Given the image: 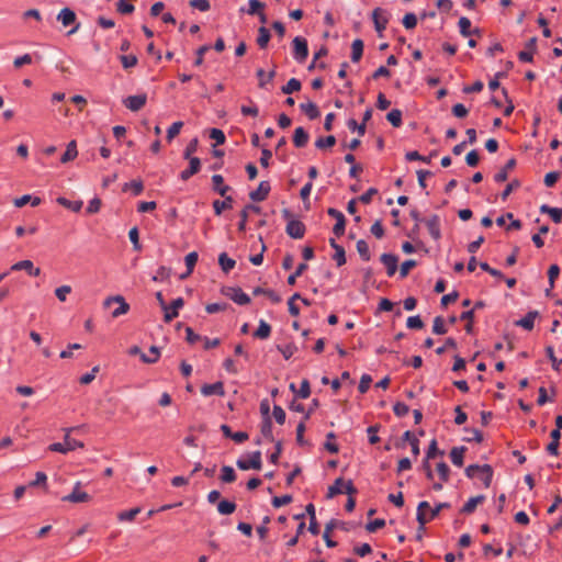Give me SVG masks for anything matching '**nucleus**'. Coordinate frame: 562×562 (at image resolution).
Returning a JSON list of instances; mask_svg holds the SVG:
<instances>
[{"label": "nucleus", "instance_id": "f257e3e1", "mask_svg": "<svg viewBox=\"0 0 562 562\" xmlns=\"http://www.w3.org/2000/svg\"><path fill=\"white\" fill-rule=\"evenodd\" d=\"M450 507L449 503H439L435 508H431L429 503L423 501L417 506L416 519L423 528L428 521L436 518L443 508Z\"/></svg>", "mask_w": 562, "mask_h": 562}, {"label": "nucleus", "instance_id": "f03ea898", "mask_svg": "<svg viewBox=\"0 0 562 562\" xmlns=\"http://www.w3.org/2000/svg\"><path fill=\"white\" fill-rule=\"evenodd\" d=\"M465 474L468 477H479L485 487H488L493 477V470L488 464H471L465 469Z\"/></svg>", "mask_w": 562, "mask_h": 562}, {"label": "nucleus", "instance_id": "7ed1b4c3", "mask_svg": "<svg viewBox=\"0 0 562 562\" xmlns=\"http://www.w3.org/2000/svg\"><path fill=\"white\" fill-rule=\"evenodd\" d=\"M353 495L357 493L352 481H345L342 477L335 480L334 484L328 487L327 497L333 498L338 494Z\"/></svg>", "mask_w": 562, "mask_h": 562}, {"label": "nucleus", "instance_id": "20e7f679", "mask_svg": "<svg viewBox=\"0 0 562 562\" xmlns=\"http://www.w3.org/2000/svg\"><path fill=\"white\" fill-rule=\"evenodd\" d=\"M72 431V428H68L66 429V435H65V442L61 443V442H55V443H52L49 445L48 449L50 451H54V452H59V453H67L69 451H72L75 450L76 448H82L83 447V442L81 441H78L74 438L70 437V432Z\"/></svg>", "mask_w": 562, "mask_h": 562}, {"label": "nucleus", "instance_id": "39448f33", "mask_svg": "<svg viewBox=\"0 0 562 562\" xmlns=\"http://www.w3.org/2000/svg\"><path fill=\"white\" fill-rule=\"evenodd\" d=\"M308 56V46L305 38L296 36L293 40V57L299 63H303Z\"/></svg>", "mask_w": 562, "mask_h": 562}, {"label": "nucleus", "instance_id": "423d86ee", "mask_svg": "<svg viewBox=\"0 0 562 562\" xmlns=\"http://www.w3.org/2000/svg\"><path fill=\"white\" fill-rule=\"evenodd\" d=\"M238 469L247 471L249 469L260 470L262 467L261 452L255 451L250 454L249 460L238 459L236 462Z\"/></svg>", "mask_w": 562, "mask_h": 562}, {"label": "nucleus", "instance_id": "0eeeda50", "mask_svg": "<svg viewBox=\"0 0 562 562\" xmlns=\"http://www.w3.org/2000/svg\"><path fill=\"white\" fill-rule=\"evenodd\" d=\"M112 303H117L119 306L112 312V317L116 318L121 315L126 314L130 311V305L126 303L125 299L122 295H115L108 297L103 305L109 307Z\"/></svg>", "mask_w": 562, "mask_h": 562}, {"label": "nucleus", "instance_id": "6e6552de", "mask_svg": "<svg viewBox=\"0 0 562 562\" xmlns=\"http://www.w3.org/2000/svg\"><path fill=\"white\" fill-rule=\"evenodd\" d=\"M372 20L379 36H382V32L385 30L389 22L386 12L381 8L374 9L372 12Z\"/></svg>", "mask_w": 562, "mask_h": 562}, {"label": "nucleus", "instance_id": "1a4fd4ad", "mask_svg": "<svg viewBox=\"0 0 562 562\" xmlns=\"http://www.w3.org/2000/svg\"><path fill=\"white\" fill-rule=\"evenodd\" d=\"M81 482H77L74 486L72 492L63 497L64 502H70V503H86L91 499L90 495L86 492L80 491Z\"/></svg>", "mask_w": 562, "mask_h": 562}, {"label": "nucleus", "instance_id": "9d476101", "mask_svg": "<svg viewBox=\"0 0 562 562\" xmlns=\"http://www.w3.org/2000/svg\"><path fill=\"white\" fill-rule=\"evenodd\" d=\"M286 234L295 239H301L305 234V225L299 220H290L285 227Z\"/></svg>", "mask_w": 562, "mask_h": 562}, {"label": "nucleus", "instance_id": "9b49d317", "mask_svg": "<svg viewBox=\"0 0 562 562\" xmlns=\"http://www.w3.org/2000/svg\"><path fill=\"white\" fill-rule=\"evenodd\" d=\"M327 213L329 216L337 220V223L333 227V233L337 237L341 236L345 233V227H346V218H345L344 214L340 211L333 209V207L328 209Z\"/></svg>", "mask_w": 562, "mask_h": 562}, {"label": "nucleus", "instance_id": "f8f14e48", "mask_svg": "<svg viewBox=\"0 0 562 562\" xmlns=\"http://www.w3.org/2000/svg\"><path fill=\"white\" fill-rule=\"evenodd\" d=\"M146 101H147V95L145 93H143V94L127 97L124 100V104L128 110L136 112V111H139L146 104Z\"/></svg>", "mask_w": 562, "mask_h": 562}, {"label": "nucleus", "instance_id": "ddd939ff", "mask_svg": "<svg viewBox=\"0 0 562 562\" xmlns=\"http://www.w3.org/2000/svg\"><path fill=\"white\" fill-rule=\"evenodd\" d=\"M425 224L428 228V232L430 236L438 240L441 237V231H440V217L437 214H434L429 216L427 220H425Z\"/></svg>", "mask_w": 562, "mask_h": 562}, {"label": "nucleus", "instance_id": "4468645a", "mask_svg": "<svg viewBox=\"0 0 562 562\" xmlns=\"http://www.w3.org/2000/svg\"><path fill=\"white\" fill-rule=\"evenodd\" d=\"M271 190L270 183L268 181H261L257 188V190L251 191L249 193V198L254 202H260L267 199L269 192Z\"/></svg>", "mask_w": 562, "mask_h": 562}, {"label": "nucleus", "instance_id": "2eb2a0df", "mask_svg": "<svg viewBox=\"0 0 562 562\" xmlns=\"http://www.w3.org/2000/svg\"><path fill=\"white\" fill-rule=\"evenodd\" d=\"M225 295L239 305H246L250 302V297L239 288H228Z\"/></svg>", "mask_w": 562, "mask_h": 562}, {"label": "nucleus", "instance_id": "dca6fc26", "mask_svg": "<svg viewBox=\"0 0 562 562\" xmlns=\"http://www.w3.org/2000/svg\"><path fill=\"white\" fill-rule=\"evenodd\" d=\"M184 304V301L182 297H177L171 302L170 306H167V311H165L164 321L166 323H170L173 318L178 316V311L181 308Z\"/></svg>", "mask_w": 562, "mask_h": 562}, {"label": "nucleus", "instance_id": "f3484780", "mask_svg": "<svg viewBox=\"0 0 562 562\" xmlns=\"http://www.w3.org/2000/svg\"><path fill=\"white\" fill-rule=\"evenodd\" d=\"M380 259L381 262L386 267L387 276L393 277L397 270L398 258L392 254H383Z\"/></svg>", "mask_w": 562, "mask_h": 562}, {"label": "nucleus", "instance_id": "a211bd4d", "mask_svg": "<svg viewBox=\"0 0 562 562\" xmlns=\"http://www.w3.org/2000/svg\"><path fill=\"white\" fill-rule=\"evenodd\" d=\"M536 48H537V38L531 37L526 44V50H521L518 54L519 59L524 63L532 61V56H533Z\"/></svg>", "mask_w": 562, "mask_h": 562}, {"label": "nucleus", "instance_id": "6ab92c4d", "mask_svg": "<svg viewBox=\"0 0 562 562\" xmlns=\"http://www.w3.org/2000/svg\"><path fill=\"white\" fill-rule=\"evenodd\" d=\"M201 393L204 396H211V395L224 396L225 395L224 385L222 382H215L213 384H204L201 387Z\"/></svg>", "mask_w": 562, "mask_h": 562}, {"label": "nucleus", "instance_id": "aec40b11", "mask_svg": "<svg viewBox=\"0 0 562 562\" xmlns=\"http://www.w3.org/2000/svg\"><path fill=\"white\" fill-rule=\"evenodd\" d=\"M261 209L254 204H247L240 212V221L238 223V231L246 232L247 217L249 212L260 213Z\"/></svg>", "mask_w": 562, "mask_h": 562}, {"label": "nucleus", "instance_id": "412c9836", "mask_svg": "<svg viewBox=\"0 0 562 562\" xmlns=\"http://www.w3.org/2000/svg\"><path fill=\"white\" fill-rule=\"evenodd\" d=\"M189 162H190L189 168L183 170L180 173V178L183 181H187L193 175L198 173L200 171V168H201V160L199 158H190Z\"/></svg>", "mask_w": 562, "mask_h": 562}, {"label": "nucleus", "instance_id": "4be33fe9", "mask_svg": "<svg viewBox=\"0 0 562 562\" xmlns=\"http://www.w3.org/2000/svg\"><path fill=\"white\" fill-rule=\"evenodd\" d=\"M538 317L537 311H530L526 314L525 317L517 321L515 324L519 327H522L526 330H531L535 326V319Z\"/></svg>", "mask_w": 562, "mask_h": 562}, {"label": "nucleus", "instance_id": "5701e85b", "mask_svg": "<svg viewBox=\"0 0 562 562\" xmlns=\"http://www.w3.org/2000/svg\"><path fill=\"white\" fill-rule=\"evenodd\" d=\"M76 13L69 8H64L59 11L57 20L61 22L64 26H69L76 22Z\"/></svg>", "mask_w": 562, "mask_h": 562}, {"label": "nucleus", "instance_id": "b1692460", "mask_svg": "<svg viewBox=\"0 0 562 562\" xmlns=\"http://www.w3.org/2000/svg\"><path fill=\"white\" fill-rule=\"evenodd\" d=\"M551 442L547 446V451L551 456L559 454V445L561 439V431L559 429H553L550 434Z\"/></svg>", "mask_w": 562, "mask_h": 562}, {"label": "nucleus", "instance_id": "393cba45", "mask_svg": "<svg viewBox=\"0 0 562 562\" xmlns=\"http://www.w3.org/2000/svg\"><path fill=\"white\" fill-rule=\"evenodd\" d=\"M310 139L308 133L303 127H296L294 130L293 143L295 147H304Z\"/></svg>", "mask_w": 562, "mask_h": 562}, {"label": "nucleus", "instance_id": "a878e982", "mask_svg": "<svg viewBox=\"0 0 562 562\" xmlns=\"http://www.w3.org/2000/svg\"><path fill=\"white\" fill-rule=\"evenodd\" d=\"M213 189L221 196H225L226 193L231 190V187L224 184V178L221 175H214L212 177Z\"/></svg>", "mask_w": 562, "mask_h": 562}, {"label": "nucleus", "instance_id": "bb28decb", "mask_svg": "<svg viewBox=\"0 0 562 562\" xmlns=\"http://www.w3.org/2000/svg\"><path fill=\"white\" fill-rule=\"evenodd\" d=\"M540 212L544 214H549L552 221L557 224L562 222V209L552 207L547 204L540 206Z\"/></svg>", "mask_w": 562, "mask_h": 562}, {"label": "nucleus", "instance_id": "cd10ccee", "mask_svg": "<svg viewBox=\"0 0 562 562\" xmlns=\"http://www.w3.org/2000/svg\"><path fill=\"white\" fill-rule=\"evenodd\" d=\"M300 109L308 116L310 120H315L321 115L317 105L312 101L301 103Z\"/></svg>", "mask_w": 562, "mask_h": 562}, {"label": "nucleus", "instance_id": "c85d7f7f", "mask_svg": "<svg viewBox=\"0 0 562 562\" xmlns=\"http://www.w3.org/2000/svg\"><path fill=\"white\" fill-rule=\"evenodd\" d=\"M516 166V160L514 158L509 159L506 165L504 166V168L502 170H499L495 176H494V180L496 182H504L507 180L508 178V172L510 170H513Z\"/></svg>", "mask_w": 562, "mask_h": 562}, {"label": "nucleus", "instance_id": "c756f323", "mask_svg": "<svg viewBox=\"0 0 562 562\" xmlns=\"http://www.w3.org/2000/svg\"><path fill=\"white\" fill-rule=\"evenodd\" d=\"M77 155H78L77 143H76V140H71L68 143L66 151L61 156L60 161L63 164H67L71 160H74L77 157Z\"/></svg>", "mask_w": 562, "mask_h": 562}, {"label": "nucleus", "instance_id": "7c9ffc66", "mask_svg": "<svg viewBox=\"0 0 562 562\" xmlns=\"http://www.w3.org/2000/svg\"><path fill=\"white\" fill-rule=\"evenodd\" d=\"M485 497L483 495H477L474 497H471L461 508V513L463 514H471L475 510L479 504H482L484 502Z\"/></svg>", "mask_w": 562, "mask_h": 562}, {"label": "nucleus", "instance_id": "2f4dec72", "mask_svg": "<svg viewBox=\"0 0 562 562\" xmlns=\"http://www.w3.org/2000/svg\"><path fill=\"white\" fill-rule=\"evenodd\" d=\"M465 447H454L450 451V458L454 465L462 467L463 465V456L465 452Z\"/></svg>", "mask_w": 562, "mask_h": 562}, {"label": "nucleus", "instance_id": "473e14b6", "mask_svg": "<svg viewBox=\"0 0 562 562\" xmlns=\"http://www.w3.org/2000/svg\"><path fill=\"white\" fill-rule=\"evenodd\" d=\"M271 334V326L263 319L259 321V326L254 333V336L258 339H267Z\"/></svg>", "mask_w": 562, "mask_h": 562}, {"label": "nucleus", "instance_id": "72a5a7b5", "mask_svg": "<svg viewBox=\"0 0 562 562\" xmlns=\"http://www.w3.org/2000/svg\"><path fill=\"white\" fill-rule=\"evenodd\" d=\"M363 54V42L359 38L355 40L351 44V60L358 63Z\"/></svg>", "mask_w": 562, "mask_h": 562}, {"label": "nucleus", "instance_id": "f704fd0d", "mask_svg": "<svg viewBox=\"0 0 562 562\" xmlns=\"http://www.w3.org/2000/svg\"><path fill=\"white\" fill-rule=\"evenodd\" d=\"M224 198V201L215 200L213 202V209L216 215H221L224 210L232 209L233 206V198L226 195Z\"/></svg>", "mask_w": 562, "mask_h": 562}, {"label": "nucleus", "instance_id": "c9c22d12", "mask_svg": "<svg viewBox=\"0 0 562 562\" xmlns=\"http://www.w3.org/2000/svg\"><path fill=\"white\" fill-rule=\"evenodd\" d=\"M57 203L64 207H67L74 212H79L82 207V201L78 200V201H69L68 199L64 198V196H59L57 198Z\"/></svg>", "mask_w": 562, "mask_h": 562}, {"label": "nucleus", "instance_id": "e433bc0d", "mask_svg": "<svg viewBox=\"0 0 562 562\" xmlns=\"http://www.w3.org/2000/svg\"><path fill=\"white\" fill-rule=\"evenodd\" d=\"M270 32L267 27L260 26L258 30L257 44L260 48H266L270 41Z\"/></svg>", "mask_w": 562, "mask_h": 562}, {"label": "nucleus", "instance_id": "4c0bfd02", "mask_svg": "<svg viewBox=\"0 0 562 562\" xmlns=\"http://www.w3.org/2000/svg\"><path fill=\"white\" fill-rule=\"evenodd\" d=\"M236 510V504L234 502H231V501H221L218 504H217V512L221 514V515H231L233 514L234 512Z\"/></svg>", "mask_w": 562, "mask_h": 562}, {"label": "nucleus", "instance_id": "58836bf2", "mask_svg": "<svg viewBox=\"0 0 562 562\" xmlns=\"http://www.w3.org/2000/svg\"><path fill=\"white\" fill-rule=\"evenodd\" d=\"M235 260L229 258L225 252H222L218 256V265L221 266L224 272L231 271L235 267Z\"/></svg>", "mask_w": 562, "mask_h": 562}, {"label": "nucleus", "instance_id": "ea45409f", "mask_svg": "<svg viewBox=\"0 0 562 562\" xmlns=\"http://www.w3.org/2000/svg\"><path fill=\"white\" fill-rule=\"evenodd\" d=\"M403 439L409 442L413 454L417 457L419 454V440L409 430L404 432Z\"/></svg>", "mask_w": 562, "mask_h": 562}, {"label": "nucleus", "instance_id": "a19ab883", "mask_svg": "<svg viewBox=\"0 0 562 562\" xmlns=\"http://www.w3.org/2000/svg\"><path fill=\"white\" fill-rule=\"evenodd\" d=\"M160 356L159 349L155 346L150 347L148 355L142 353L140 359L145 363H155L158 361Z\"/></svg>", "mask_w": 562, "mask_h": 562}, {"label": "nucleus", "instance_id": "79ce46f5", "mask_svg": "<svg viewBox=\"0 0 562 562\" xmlns=\"http://www.w3.org/2000/svg\"><path fill=\"white\" fill-rule=\"evenodd\" d=\"M198 258H199V256H198V252H195V251L189 252L186 256L184 261H186V266L188 268V271H187L186 274L181 276L182 279L187 278L189 274H191V272L193 271L194 266H195V263L198 261Z\"/></svg>", "mask_w": 562, "mask_h": 562}, {"label": "nucleus", "instance_id": "37998d69", "mask_svg": "<svg viewBox=\"0 0 562 562\" xmlns=\"http://www.w3.org/2000/svg\"><path fill=\"white\" fill-rule=\"evenodd\" d=\"M301 89V81L295 79V78H291L286 85H284L282 88H281V91L284 93V94H291L293 92H296Z\"/></svg>", "mask_w": 562, "mask_h": 562}, {"label": "nucleus", "instance_id": "c03bdc74", "mask_svg": "<svg viewBox=\"0 0 562 562\" xmlns=\"http://www.w3.org/2000/svg\"><path fill=\"white\" fill-rule=\"evenodd\" d=\"M274 76H276V70L274 69H272L267 75H266L263 69H261V68L258 69L257 70V77L259 78V87L260 88H265L266 83L272 81Z\"/></svg>", "mask_w": 562, "mask_h": 562}, {"label": "nucleus", "instance_id": "a18cd8bd", "mask_svg": "<svg viewBox=\"0 0 562 562\" xmlns=\"http://www.w3.org/2000/svg\"><path fill=\"white\" fill-rule=\"evenodd\" d=\"M386 120L394 126L400 127L402 125V111L393 109L386 115Z\"/></svg>", "mask_w": 562, "mask_h": 562}, {"label": "nucleus", "instance_id": "49530a36", "mask_svg": "<svg viewBox=\"0 0 562 562\" xmlns=\"http://www.w3.org/2000/svg\"><path fill=\"white\" fill-rule=\"evenodd\" d=\"M127 190H132L134 195H139L144 190L142 180H133L128 183H125L123 187V191Z\"/></svg>", "mask_w": 562, "mask_h": 562}, {"label": "nucleus", "instance_id": "de8ad7c7", "mask_svg": "<svg viewBox=\"0 0 562 562\" xmlns=\"http://www.w3.org/2000/svg\"><path fill=\"white\" fill-rule=\"evenodd\" d=\"M357 251L364 261H369L371 258L369 246L366 240L360 239L357 241Z\"/></svg>", "mask_w": 562, "mask_h": 562}, {"label": "nucleus", "instance_id": "09e8293b", "mask_svg": "<svg viewBox=\"0 0 562 562\" xmlns=\"http://www.w3.org/2000/svg\"><path fill=\"white\" fill-rule=\"evenodd\" d=\"M140 513L139 507L132 508L130 510L121 512L117 515L120 521H132Z\"/></svg>", "mask_w": 562, "mask_h": 562}, {"label": "nucleus", "instance_id": "8fccbe9b", "mask_svg": "<svg viewBox=\"0 0 562 562\" xmlns=\"http://www.w3.org/2000/svg\"><path fill=\"white\" fill-rule=\"evenodd\" d=\"M221 480L224 483H233L236 480V473H235L234 469L229 465H224L222 468Z\"/></svg>", "mask_w": 562, "mask_h": 562}, {"label": "nucleus", "instance_id": "3c124183", "mask_svg": "<svg viewBox=\"0 0 562 562\" xmlns=\"http://www.w3.org/2000/svg\"><path fill=\"white\" fill-rule=\"evenodd\" d=\"M335 144H336V138H335V136H333V135H329V136H327V137H319V138L315 142V146H316L318 149L330 148V147H333Z\"/></svg>", "mask_w": 562, "mask_h": 562}, {"label": "nucleus", "instance_id": "603ef678", "mask_svg": "<svg viewBox=\"0 0 562 562\" xmlns=\"http://www.w3.org/2000/svg\"><path fill=\"white\" fill-rule=\"evenodd\" d=\"M261 434L268 440L273 441L272 423H271L270 417L265 418L262 426H261Z\"/></svg>", "mask_w": 562, "mask_h": 562}, {"label": "nucleus", "instance_id": "864d4df0", "mask_svg": "<svg viewBox=\"0 0 562 562\" xmlns=\"http://www.w3.org/2000/svg\"><path fill=\"white\" fill-rule=\"evenodd\" d=\"M334 527H335V522L334 521L328 522L326 525V527H325V531H324V535H323V538H324V540L326 542V546L328 548H334V547L337 546V542L330 539V532L334 529Z\"/></svg>", "mask_w": 562, "mask_h": 562}, {"label": "nucleus", "instance_id": "5fc2aeb1", "mask_svg": "<svg viewBox=\"0 0 562 562\" xmlns=\"http://www.w3.org/2000/svg\"><path fill=\"white\" fill-rule=\"evenodd\" d=\"M546 353L548 356V358L550 359L551 363H552V368L557 371L560 370L561 366H562V359H558L555 356H554V350H553V347L552 346H548L546 348Z\"/></svg>", "mask_w": 562, "mask_h": 562}, {"label": "nucleus", "instance_id": "6e6d98bb", "mask_svg": "<svg viewBox=\"0 0 562 562\" xmlns=\"http://www.w3.org/2000/svg\"><path fill=\"white\" fill-rule=\"evenodd\" d=\"M183 126V122L178 121L175 122L167 131V140L170 143L176 136L179 135L181 128Z\"/></svg>", "mask_w": 562, "mask_h": 562}, {"label": "nucleus", "instance_id": "4d7b16f0", "mask_svg": "<svg viewBox=\"0 0 562 562\" xmlns=\"http://www.w3.org/2000/svg\"><path fill=\"white\" fill-rule=\"evenodd\" d=\"M128 238L131 243L133 244V247L135 250L139 251L142 249V245L139 243V233L137 227H133L128 232Z\"/></svg>", "mask_w": 562, "mask_h": 562}, {"label": "nucleus", "instance_id": "13d9d810", "mask_svg": "<svg viewBox=\"0 0 562 562\" xmlns=\"http://www.w3.org/2000/svg\"><path fill=\"white\" fill-rule=\"evenodd\" d=\"M470 27H471V21L465 16L460 18L459 29H460V33L462 36L468 37L472 33L470 31Z\"/></svg>", "mask_w": 562, "mask_h": 562}, {"label": "nucleus", "instance_id": "bf43d9fd", "mask_svg": "<svg viewBox=\"0 0 562 562\" xmlns=\"http://www.w3.org/2000/svg\"><path fill=\"white\" fill-rule=\"evenodd\" d=\"M432 331L436 335H443V334L447 333V328H446V325H445V322H443L442 317L437 316L434 319Z\"/></svg>", "mask_w": 562, "mask_h": 562}, {"label": "nucleus", "instance_id": "052dcab7", "mask_svg": "<svg viewBox=\"0 0 562 562\" xmlns=\"http://www.w3.org/2000/svg\"><path fill=\"white\" fill-rule=\"evenodd\" d=\"M198 144H199V140L198 138H193L189 142V144L187 145L186 149H184V153H183V157L186 159H189L190 158H193L192 157V154L196 151L198 149Z\"/></svg>", "mask_w": 562, "mask_h": 562}, {"label": "nucleus", "instance_id": "680f3d73", "mask_svg": "<svg viewBox=\"0 0 562 562\" xmlns=\"http://www.w3.org/2000/svg\"><path fill=\"white\" fill-rule=\"evenodd\" d=\"M406 326L409 329H422L424 327V323L418 315L409 316L407 318Z\"/></svg>", "mask_w": 562, "mask_h": 562}, {"label": "nucleus", "instance_id": "e2e57ef3", "mask_svg": "<svg viewBox=\"0 0 562 562\" xmlns=\"http://www.w3.org/2000/svg\"><path fill=\"white\" fill-rule=\"evenodd\" d=\"M122 66L125 69L132 68L137 64V57L135 55H122L120 57Z\"/></svg>", "mask_w": 562, "mask_h": 562}, {"label": "nucleus", "instance_id": "0e129e2a", "mask_svg": "<svg viewBox=\"0 0 562 562\" xmlns=\"http://www.w3.org/2000/svg\"><path fill=\"white\" fill-rule=\"evenodd\" d=\"M69 293H71L70 285H61L55 290V295L60 302H65Z\"/></svg>", "mask_w": 562, "mask_h": 562}, {"label": "nucleus", "instance_id": "69168bd1", "mask_svg": "<svg viewBox=\"0 0 562 562\" xmlns=\"http://www.w3.org/2000/svg\"><path fill=\"white\" fill-rule=\"evenodd\" d=\"M416 265H417L416 261L413 259L405 260L402 263L401 269H400L401 278H405L409 273L411 269L416 267Z\"/></svg>", "mask_w": 562, "mask_h": 562}, {"label": "nucleus", "instance_id": "338daca9", "mask_svg": "<svg viewBox=\"0 0 562 562\" xmlns=\"http://www.w3.org/2000/svg\"><path fill=\"white\" fill-rule=\"evenodd\" d=\"M210 137L215 140L216 145L224 144L226 139L224 132L218 128H212Z\"/></svg>", "mask_w": 562, "mask_h": 562}, {"label": "nucleus", "instance_id": "774afa93", "mask_svg": "<svg viewBox=\"0 0 562 562\" xmlns=\"http://www.w3.org/2000/svg\"><path fill=\"white\" fill-rule=\"evenodd\" d=\"M403 25L405 29L411 30L414 29L417 24V18L414 13H406L403 18Z\"/></svg>", "mask_w": 562, "mask_h": 562}]
</instances>
